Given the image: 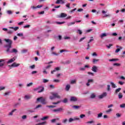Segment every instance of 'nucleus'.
I'll return each mask as SVG.
<instances>
[{
  "label": "nucleus",
  "instance_id": "61",
  "mask_svg": "<svg viewBox=\"0 0 125 125\" xmlns=\"http://www.w3.org/2000/svg\"><path fill=\"white\" fill-rule=\"evenodd\" d=\"M63 103H67V102H68V100L67 99H64L63 101H62Z\"/></svg>",
  "mask_w": 125,
  "mask_h": 125
},
{
  "label": "nucleus",
  "instance_id": "5",
  "mask_svg": "<svg viewBox=\"0 0 125 125\" xmlns=\"http://www.w3.org/2000/svg\"><path fill=\"white\" fill-rule=\"evenodd\" d=\"M108 93H107V92H104L103 94H102L101 95H100L98 96V98H99V99H103V98H104V97H106V96H107Z\"/></svg>",
  "mask_w": 125,
  "mask_h": 125
},
{
  "label": "nucleus",
  "instance_id": "21",
  "mask_svg": "<svg viewBox=\"0 0 125 125\" xmlns=\"http://www.w3.org/2000/svg\"><path fill=\"white\" fill-rule=\"evenodd\" d=\"M108 36V34L107 33H102L101 35H100V37L101 38V39H103L104 37H107Z\"/></svg>",
  "mask_w": 125,
  "mask_h": 125
},
{
  "label": "nucleus",
  "instance_id": "34",
  "mask_svg": "<svg viewBox=\"0 0 125 125\" xmlns=\"http://www.w3.org/2000/svg\"><path fill=\"white\" fill-rule=\"evenodd\" d=\"M71 63V61H66L65 62H63V64H70Z\"/></svg>",
  "mask_w": 125,
  "mask_h": 125
},
{
  "label": "nucleus",
  "instance_id": "20",
  "mask_svg": "<svg viewBox=\"0 0 125 125\" xmlns=\"http://www.w3.org/2000/svg\"><path fill=\"white\" fill-rule=\"evenodd\" d=\"M17 109H13L9 114H8V116H13V113H14V112H15V111H17Z\"/></svg>",
  "mask_w": 125,
  "mask_h": 125
},
{
  "label": "nucleus",
  "instance_id": "58",
  "mask_svg": "<svg viewBox=\"0 0 125 125\" xmlns=\"http://www.w3.org/2000/svg\"><path fill=\"white\" fill-rule=\"evenodd\" d=\"M121 48H117L116 50H115V53H118V52H119V51L121 50Z\"/></svg>",
  "mask_w": 125,
  "mask_h": 125
},
{
  "label": "nucleus",
  "instance_id": "22",
  "mask_svg": "<svg viewBox=\"0 0 125 125\" xmlns=\"http://www.w3.org/2000/svg\"><path fill=\"white\" fill-rule=\"evenodd\" d=\"M24 98H25V99H26L27 100H29V99H31V98H32V96L26 95L24 96Z\"/></svg>",
  "mask_w": 125,
  "mask_h": 125
},
{
  "label": "nucleus",
  "instance_id": "8",
  "mask_svg": "<svg viewBox=\"0 0 125 125\" xmlns=\"http://www.w3.org/2000/svg\"><path fill=\"white\" fill-rule=\"evenodd\" d=\"M61 111H63V108L61 107L55 109H52V112L54 113H58V112H61Z\"/></svg>",
  "mask_w": 125,
  "mask_h": 125
},
{
  "label": "nucleus",
  "instance_id": "49",
  "mask_svg": "<svg viewBox=\"0 0 125 125\" xmlns=\"http://www.w3.org/2000/svg\"><path fill=\"white\" fill-rule=\"evenodd\" d=\"M78 34H79V35H82L83 34V32L80 29H78L77 31Z\"/></svg>",
  "mask_w": 125,
  "mask_h": 125
},
{
  "label": "nucleus",
  "instance_id": "62",
  "mask_svg": "<svg viewBox=\"0 0 125 125\" xmlns=\"http://www.w3.org/2000/svg\"><path fill=\"white\" fill-rule=\"evenodd\" d=\"M55 122H56V119H52V120H51V122L52 124L55 123Z\"/></svg>",
  "mask_w": 125,
  "mask_h": 125
},
{
  "label": "nucleus",
  "instance_id": "27",
  "mask_svg": "<svg viewBox=\"0 0 125 125\" xmlns=\"http://www.w3.org/2000/svg\"><path fill=\"white\" fill-rule=\"evenodd\" d=\"M76 23V21H72L70 22L67 23V26H72V25H74V24Z\"/></svg>",
  "mask_w": 125,
  "mask_h": 125
},
{
  "label": "nucleus",
  "instance_id": "45",
  "mask_svg": "<svg viewBox=\"0 0 125 125\" xmlns=\"http://www.w3.org/2000/svg\"><path fill=\"white\" fill-rule=\"evenodd\" d=\"M32 85H33V83H28L26 84V86H27V87H29L30 86H32Z\"/></svg>",
  "mask_w": 125,
  "mask_h": 125
},
{
  "label": "nucleus",
  "instance_id": "2",
  "mask_svg": "<svg viewBox=\"0 0 125 125\" xmlns=\"http://www.w3.org/2000/svg\"><path fill=\"white\" fill-rule=\"evenodd\" d=\"M55 98H58V99H60L61 96H60L58 93H52V96H50L49 99L50 100H53Z\"/></svg>",
  "mask_w": 125,
  "mask_h": 125
},
{
  "label": "nucleus",
  "instance_id": "37",
  "mask_svg": "<svg viewBox=\"0 0 125 125\" xmlns=\"http://www.w3.org/2000/svg\"><path fill=\"white\" fill-rule=\"evenodd\" d=\"M46 125V122H43L42 123H40L37 124V125Z\"/></svg>",
  "mask_w": 125,
  "mask_h": 125
},
{
  "label": "nucleus",
  "instance_id": "30",
  "mask_svg": "<svg viewBox=\"0 0 125 125\" xmlns=\"http://www.w3.org/2000/svg\"><path fill=\"white\" fill-rule=\"evenodd\" d=\"M76 83H77V80H72L70 81L71 84H74Z\"/></svg>",
  "mask_w": 125,
  "mask_h": 125
},
{
  "label": "nucleus",
  "instance_id": "32",
  "mask_svg": "<svg viewBox=\"0 0 125 125\" xmlns=\"http://www.w3.org/2000/svg\"><path fill=\"white\" fill-rule=\"evenodd\" d=\"M121 89L122 88H118L116 89L115 90V93L117 94L118 92H120V91H121Z\"/></svg>",
  "mask_w": 125,
  "mask_h": 125
},
{
  "label": "nucleus",
  "instance_id": "17",
  "mask_svg": "<svg viewBox=\"0 0 125 125\" xmlns=\"http://www.w3.org/2000/svg\"><path fill=\"white\" fill-rule=\"evenodd\" d=\"M95 97H96V94H95V93H91L90 96V98H91V99H94V98H95Z\"/></svg>",
  "mask_w": 125,
  "mask_h": 125
},
{
  "label": "nucleus",
  "instance_id": "42",
  "mask_svg": "<svg viewBox=\"0 0 125 125\" xmlns=\"http://www.w3.org/2000/svg\"><path fill=\"white\" fill-rule=\"evenodd\" d=\"M47 108H55L56 105H47Z\"/></svg>",
  "mask_w": 125,
  "mask_h": 125
},
{
  "label": "nucleus",
  "instance_id": "26",
  "mask_svg": "<svg viewBox=\"0 0 125 125\" xmlns=\"http://www.w3.org/2000/svg\"><path fill=\"white\" fill-rule=\"evenodd\" d=\"M112 111L113 109H112L111 108H109L105 111V113L106 114H109V113H111V112H112Z\"/></svg>",
  "mask_w": 125,
  "mask_h": 125
},
{
  "label": "nucleus",
  "instance_id": "11",
  "mask_svg": "<svg viewBox=\"0 0 125 125\" xmlns=\"http://www.w3.org/2000/svg\"><path fill=\"white\" fill-rule=\"evenodd\" d=\"M19 66H20V63H17V62H14L13 64H12L10 65H9V67H18Z\"/></svg>",
  "mask_w": 125,
  "mask_h": 125
},
{
  "label": "nucleus",
  "instance_id": "43",
  "mask_svg": "<svg viewBox=\"0 0 125 125\" xmlns=\"http://www.w3.org/2000/svg\"><path fill=\"white\" fill-rule=\"evenodd\" d=\"M30 27H31V25H24V26H23V28H24V29H29V28H30Z\"/></svg>",
  "mask_w": 125,
  "mask_h": 125
},
{
  "label": "nucleus",
  "instance_id": "46",
  "mask_svg": "<svg viewBox=\"0 0 125 125\" xmlns=\"http://www.w3.org/2000/svg\"><path fill=\"white\" fill-rule=\"evenodd\" d=\"M70 5H71V4L70 3H68L65 5V6L67 7L68 9L71 8V7H70Z\"/></svg>",
  "mask_w": 125,
  "mask_h": 125
},
{
  "label": "nucleus",
  "instance_id": "19",
  "mask_svg": "<svg viewBox=\"0 0 125 125\" xmlns=\"http://www.w3.org/2000/svg\"><path fill=\"white\" fill-rule=\"evenodd\" d=\"M9 29H12V30H13L14 31H17V30H19V27H9Z\"/></svg>",
  "mask_w": 125,
  "mask_h": 125
},
{
  "label": "nucleus",
  "instance_id": "10",
  "mask_svg": "<svg viewBox=\"0 0 125 125\" xmlns=\"http://www.w3.org/2000/svg\"><path fill=\"white\" fill-rule=\"evenodd\" d=\"M97 70H98V68L96 65H93L92 67L91 70L94 73H97Z\"/></svg>",
  "mask_w": 125,
  "mask_h": 125
},
{
  "label": "nucleus",
  "instance_id": "48",
  "mask_svg": "<svg viewBox=\"0 0 125 125\" xmlns=\"http://www.w3.org/2000/svg\"><path fill=\"white\" fill-rule=\"evenodd\" d=\"M85 115L84 114H81L80 116V119H83V118H85Z\"/></svg>",
  "mask_w": 125,
  "mask_h": 125
},
{
  "label": "nucleus",
  "instance_id": "35",
  "mask_svg": "<svg viewBox=\"0 0 125 125\" xmlns=\"http://www.w3.org/2000/svg\"><path fill=\"white\" fill-rule=\"evenodd\" d=\"M103 115V113L102 112H101L99 114H98L97 116L98 119H99V118H101Z\"/></svg>",
  "mask_w": 125,
  "mask_h": 125
},
{
  "label": "nucleus",
  "instance_id": "7",
  "mask_svg": "<svg viewBox=\"0 0 125 125\" xmlns=\"http://www.w3.org/2000/svg\"><path fill=\"white\" fill-rule=\"evenodd\" d=\"M94 80L92 79H90L87 80V83H86V86H89L90 85V83H94Z\"/></svg>",
  "mask_w": 125,
  "mask_h": 125
},
{
  "label": "nucleus",
  "instance_id": "24",
  "mask_svg": "<svg viewBox=\"0 0 125 125\" xmlns=\"http://www.w3.org/2000/svg\"><path fill=\"white\" fill-rule=\"evenodd\" d=\"M48 116H44L41 119V121H46V120H47V119H48Z\"/></svg>",
  "mask_w": 125,
  "mask_h": 125
},
{
  "label": "nucleus",
  "instance_id": "16",
  "mask_svg": "<svg viewBox=\"0 0 125 125\" xmlns=\"http://www.w3.org/2000/svg\"><path fill=\"white\" fill-rule=\"evenodd\" d=\"M70 88H71V85L67 84L65 86V90L66 91H69V90H70Z\"/></svg>",
  "mask_w": 125,
  "mask_h": 125
},
{
  "label": "nucleus",
  "instance_id": "9",
  "mask_svg": "<svg viewBox=\"0 0 125 125\" xmlns=\"http://www.w3.org/2000/svg\"><path fill=\"white\" fill-rule=\"evenodd\" d=\"M10 49H9V51H6V52L10 53H17L18 52V50L16 49H13L12 50L10 51Z\"/></svg>",
  "mask_w": 125,
  "mask_h": 125
},
{
  "label": "nucleus",
  "instance_id": "41",
  "mask_svg": "<svg viewBox=\"0 0 125 125\" xmlns=\"http://www.w3.org/2000/svg\"><path fill=\"white\" fill-rule=\"evenodd\" d=\"M41 107H42V105L39 104L35 107V108H34V110H37V109H39V108H41Z\"/></svg>",
  "mask_w": 125,
  "mask_h": 125
},
{
  "label": "nucleus",
  "instance_id": "52",
  "mask_svg": "<svg viewBox=\"0 0 125 125\" xmlns=\"http://www.w3.org/2000/svg\"><path fill=\"white\" fill-rule=\"evenodd\" d=\"M43 74H44V75H47L48 72H47L45 69H44L43 71Z\"/></svg>",
  "mask_w": 125,
  "mask_h": 125
},
{
  "label": "nucleus",
  "instance_id": "47",
  "mask_svg": "<svg viewBox=\"0 0 125 125\" xmlns=\"http://www.w3.org/2000/svg\"><path fill=\"white\" fill-rule=\"evenodd\" d=\"M29 68H30V69H35V68H36V65H35V64H33L32 65H30L29 66Z\"/></svg>",
  "mask_w": 125,
  "mask_h": 125
},
{
  "label": "nucleus",
  "instance_id": "25",
  "mask_svg": "<svg viewBox=\"0 0 125 125\" xmlns=\"http://www.w3.org/2000/svg\"><path fill=\"white\" fill-rule=\"evenodd\" d=\"M109 61L110 62H114L115 61H119V59H109Z\"/></svg>",
  "mask_w": 125,
  "mask_h": 125
},
{
  "label": "nucleus",
  "instance_id": "40",
  "mask_svg": "<svg viewBox=\"0 0 125 125\" xmlns=\"http://www.w3.org/2000/svg\"><path fill=\"white\" fill-rule=\"evenodd\" d=\"M61 102V101H59L57 102L52 103V104H53V105H57V104H59V103H60Z\"/></svg>",
  "mask_w": 125,
  "mask_h": 125
},
{
  "label": "nucleus",
  "instance_id": "13",
  "mask_svg": "<svg viewBox=\"0 0 125 125\" xmlns=\"http://www.w3.org/2000/svg\"><path fill=\"white\" fill-rule=\"evenodd\" d=\"M56 3L57 4H59V3H61V4H63V3H65V1H64L63 0H57L56 1Z\"/></svg>",
  "mask_w": 125,
  "mask_h": 125
},
{
  "label": "nucleus",
  "instance_id": "60",
  "mask_svg": "<svg viewBox=\"0 0 125 125\" xmlns=\"http://www.w3.org/2000/svg\"><path fill=\"white\" fill-rule=\"evenodd\" d=\"M116 116L117 118H120L122 115L120 113H116Z\"/></svg>",
  "mask_w": 125,
  "mask_h": 125
},
{
  "label": "nucleus",
  "instance_id": "56",
  "mask_svg": "<svg viewBox=\"0 0 125 125\" xmlns=\"http://www.w3.org/2000/svg\"><path fill=\"white\" fill-rule=\"evenodd\" d=\"M73 119H74V121H80V118H79V117H74V118H73Z\"/></svg>",
  "mask_w": 125,
  "mask_h": 125
},
{
  "label": "nucleus",
  "instance_id": "3",
  "mask_svg": "<svg viewBox=\"0 0 125 125\" xmlns=\"http://www.w3.org/2000/svg\"><path fill=\"white\" fill-rule=\"evenodd\" d=\"M37 100L38 102H41L42 104H46V103H47V102L45 101V99H43L42 97L40 98H38L37 99Z\"/></svg>",
  "mask_w": 125,
  "mask_h": 125
},
{
  "label": "nucleus",
  "instance_id": "51",
  "mask_svg": "<svg viewBox=\"0 0 125 125\" xmlns=\"http://www.w3.org/2000/svg\"><path fill=\"white\" fill-rule=\"evenodd\" d=\"M49 81L47 79H43V83H48Z\"/></svg>",
  "mask_w": 125,
  "mask_h": 125
},
{
  "label": "nucleus",
  "instance_id": "53",
  "mask_svg": "<svg viewBox=\"0 0 125 125\" xmlns=\"http://www.w3.org/2000/svg\"><path fill=\"white\" fill-rule=\"evenodd\" d=\"M74 118H69V120H68V122L69 123H72V122H74Z\"/></svg>",
  "mask_w": 125,
  "mask_h": 125
},
{
  "label": "nucleus",
  "instance_id": "59",
  "mask_svg": "<svg viewBox=\"0 0 125 125\" xmlns=\"http://www.w3.org/2000/svg\"><path fill=\"white\" fill-rule=\"evenodd\" d=\"M80 71H85V68L84 67H80Z\"/></svg>",
  "mask_w": 125,
  "mask_h": 125
},
{
  "label": "nucleus",
  "instance_id": "28",
  "mask_svg": "<svg viewBox=\"0 0 125 125\" xmlns=\"http://www.w3.org/2000/svg\"><path fill=\"white\" fill-rule=\"evenodd\" d=\"M13 32H14V31L12 29H8L7 34H11L13 33Z\"/></svg>",
  "mask_w": 125,
  "mask_h": 125
},
{
  "label": "nucleus",
  "instance_id": "64",
  "mask_svg": "<svg viewBox=\"0 0 125 125\" xmlns=\"http://www.w3.org/2000/svg\"><path fill=\"white\" fill-rule=\"evenodd\" d=\"M120 108H125V104H123L120 105Z\"/></svg>",
  "mask_w": 125,
  "mask_h": 125
},
{
  "label": "nucleus",
  "instance_id": "39",
  "mask_svg": "<svg viewBox=\"0 0 125 125\" xmlns=\"http://www.w3.org/2000/svg\"><path fill=\"white\" fill-rule=\"evenodd\" d=\"M18 37H23L24 36V34L23 33H20L17 34Z\"/></svg>",
  "mask_w": 125,
  "mask_h": 125
},
{
  "label": "nucleus",
  "instance_id": "12",
  "mask_svg": "<svg viewBox=\"0 0 125 125\" xmlns=\"http://www.w3.org/2000/svg\"><path fill=\"white\" fill-rule=\"evenodd\" d=\"M16 60V58H13L12 59H11L9 60V61L7 62V64H10L11 63H12L13 62H14V61Z\"/></svg>",
  "mask_w": 125,
  "mask_h": 125
},
{
  "label": "nucleus",
  "instance_id": "63",
  "mask_svg": "<svg viewBox=\"0 0 125 125\" xmlns=\"http://www.w3.org/2000/svg\"><path fill=\"white\" fill-rule=\"evenodd\" d=\"M7 13L9 15L12 14V11H11V10H8L7 11Z\"/></svg>",
  "mask_w": 125,
  "mask_h": 125
},
{
  "label": "nucleus",
  "instance_id": "36",
  "mask_svg": "<svg viewBox=\"0 0 125 125\" xmlns=\"http://www.w3.org/2000/svg\"><path fill=\"white\" fill-rule=\"evenodd\" d=\"M21 53H26V52H28V49H23L21 51Z\"/></svg>",
  "mask_w": 125,
  "mask_h": 125
},
{
  "label": "nucleus",
  "instance_id": "1",
  "mask_svg": "<svg viewBox=\"0 0 125 125\" xmlns=\"http://www.w3.org/2000/svg\"><path fill=\"white\" fill-rule=\"evenodd\" d=\"M4 41L6 42H7V43H8V45H6L5 46V47L7 48V50L6 51H9V49H10V48H11L12 47V43L13 42L10 40V39H4Z\"/></svg>",
  "mask_w": 125,
  "mask_h": 125
},
{
  "label": "nucleus",
  "instance_id": "44",
  "mask_svg": "<svg viewBox=\"0 0 125 125\" xmlns=\"http://www.w3.org/2000/svg\"><path fill=\"white\" fill-rule=\"evenodd\" d=\"M67 122H68V119H63L62 121V124H66V123H67Z\"/></svg>",
  "mask_w": 125,
  "mask_h": 125
},
{
  "label": "nucleus",
  "instance_id": "29",
  "mask_svg": "<svg viewBox=\"0 0 125 125\" xmlns=\"http://www.w3.org/2000/svg\"><path fill=\"white\" fill-rule=\"evenodd\" d=\"M106 90L107 91H110L111 90V85H107Z\"/></svg>",
  "mask_w": 125,
  "mask_h": 125
},
{
  "label": "nucleus",
  "instance_id": "4",
  "mask_svg": "<svg viewBox=\"0 0 125 125\" xmlns=\"http://www.w3.org/2000/svg\"><path fill=\"white\" fill-rule=\"evenodd\" d=\"M35 91H38V93L42 92L44 90V88L43 87H39L37 88L34 89Z\"/></svg>",
  "mask_w": 125,
  "mask_h": 125
},
{
  "label": "nucleus",
  "instance_id": "6",
  "mask_svg": "<svg viewBox=\"0 0 125 125\" xmlns=\"http://www.w3.org/2000/svg\"><path fill=\"white\" fill-rule=\"evenodd\" d=\"M67 17V14L64 13H62L60 15L57 16V18H64Z\"/></svg>",
  "mask_w": 125,
  "mask_h": 125
},
{
  "label": "nucleus",
  "instance_id": "50",
  "mask_svg": "<svg viewBox=\"0 0 125 125\" xmlns=\"http://www.w3.org/2000/svg\"><path fill=\"white\" fill-rule=\"evenodd\" d=\"M54 83H60V80L58 79H55L53 80Z\"/></svg>",
  "mask_w": 125,
  "mask_h": 125
},
{
  "label": "nucleus",
  "instance_id": "55",
  "mask_svg": "<svg viewBox=\"0 0 125 125\" xmlns=\"http://www.w3.org/2000/svg\"><path fill=\"white\" fill-rule=\"evenodd\" d=\"M65 23L64 21L62 22H57L56 23L58 25H62V24H64Z\"/></svg>",
  "mask_w": 125,
  "mask_h": 125
},
{
  "label": "nucleus",
  "instance_id": "38",
  "mask_svg": "<svg viewBox=\"0 0 125 125\" xmlns=\"http://www.w3.org/2000/svg\"><path fill=\"white\" fill-rule=\"evenodd\" d=\"M72 107L73 108L75 109V110H78L79 108H80V106H78V105H74Z\"/></svg>",
  "mask_w": 125,
  "mask_h": 125
},
{
  "label": "nucleus",
  "instance_id": "14",
  "mask_svg": "<svg viewBox=\"0 0 125 125\" xmlns=\"http://www.w3.org/2000/svg\"><path fill=\"white\" fill-rule=\"evenodd\" d=\"M60 70V67H56L53 70L51 71V74H53L56 71H59Z\"/></svg>",
  "mask_w": 125,
  "mask_h": 125
},
{
  "label": "nucleus",
  "instance_id": "18",
  "mask_svg": "<svg viewBox=\"0 0 125 125\" xmlns=\"http://www.w3.org/2000/svg\"><path fill=\"white\" fill-rule=\"evenodd\" d=\"M4 65V60L2 59L0 60V67H2Z\"/></svg>",
  "mask_w": 125,
  "mask_h": 125
},
{
  "label": "nucleus",
  "instance_id": "33",
  "mask_svg": "<svg viewBox=\"0 0 125 125\" xmlns=\"http://www.w3.org/2000/svg\"><path fill=\"white\" fill-rule=\"evenodd\" d=\"M98 61H99V59H94L93 60V63L94 64H95L96 63V62H98Z\"/></svg>",
  "mask_w": 125,
  "mask_h": 125
},
{
  "label": "nucleus",
  "instance_id": "54",
  "mask_svg": "<svg viewBox=\"0 0 125 125\" xmlns=\"http://www.w3.org/2000/svg\"><path fill=\"white\" fill-rule=\"evenodd\" d=\"M22 120H26L27 119V115H23L21 117Z\"/></svg>",
  "mask_w": 125,
  "mask_h": 125
},
{
  "label": "nucleus",
  "instance_id": "57",
  "mask_svg": "<svg viewBox=\"0 0 125 125\" xmlns=\"http://www.w3.org/2000/svg\"><path fill=\"white\" fill-rule=\"evenodd\" d=\"M113 66H117V67H119V66H121L120 63H115L113 64Z\"/></svg>",
  "mask_w": 125,
  "mask_h": 125
},
{
  "label": "nucleus",
  "instance_id": "15",
  "mask_svg": "<svg viewBox=\"0 0 125 125\" xmlns=\"http://www.w3.org/2000/svg\"><path fill=\"white\" fill-rule=\"evenodd\" d=\"M78 101V98L76 97H70V101L73 102H76V101Z\"/></svg>",
  "mask_w": 125,
  "mask_h": 125
},
{
  "label": "nucleus",
  "instance_id": "31",
  "mask_svg": "<svg viewBox=\"0 0 125 125\" xmlns=\"http://www.w3.org/2000/svg\"><path fill=\"white\" fill-rule=\"evenodd\" d=\"M119 99H122L123 98V94L122 93H119L118 94Z\"/></svg>",
  "mask_w": 125,
  "mask_h": 125
},
{
  "label": "nucleus",
  "instance_id": "23",
  "mask_svg": "<svg viewBox=\"0 0 125 125\" xmlns=\"http://www.w3.org/2000/svg\"><path fill=\"white\" fill-rule=\"evenodd\" d=\"M110 84L112 88H116V87H117V85H116V84H114V83L113 82H110Z\"/></svg>",
  "mask_w": 125,
  "mask_h": 125
}]
</instances>
